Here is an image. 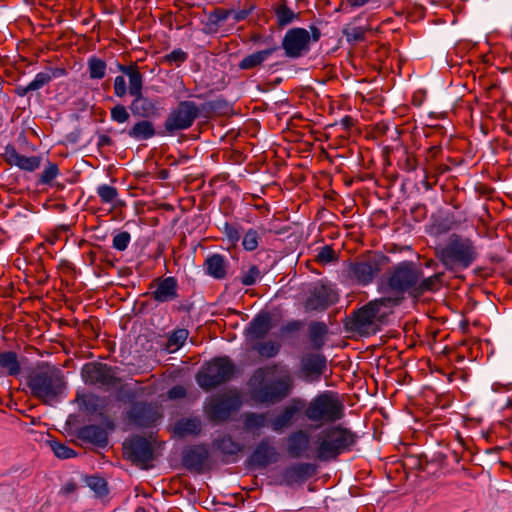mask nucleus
Returning <instances> with one entry per match:
<instances>
[{
  "label": "nucleus",
  "mask_w": 512,
  "mask_h": 512,
  "mask_svg": "<svg viewBox=\"0 0 512 512\" xmlns=\"http://www.w3.org/2000/svg\"><path fill=\"white\" fill-rule=\"evenodd\" d=\"M270 420L268 412H249L244 415V429L248 432H252L253 434H258L257 431L265 428L270 427Z\"/></svg>",
  "instance_id": "nucleus-35"
},
{
  "label": "nucleus",
  "mask_w": 512,
  "mask_h": 512,
  "mask_svg": "<svg viewBox=\"0 0 512 512\" xmlns=\"http://www.w3.org/2000/svg\"><path fill=\"white\" fill-rule=\"evenodd\" d=\"M123 456L132 464L148 470L156 459L153 442L141 435H133L123 442Z\"/></svg>",
  "instance_id": "nucleus-10"
},
{
  "label": "nucleus",
  "mask_w": 512,
  "mask_h": 512,
  "mask_svg": "<svg viewBox=\"0 0 512 512\" xmlns=\"http://www.w3.org/2000/svg\"><path fill=\"white\" fill-rule=\"evenodd\" d=\"M281 46L286 57L298 59L310 51V33L305 28H291L285 33Z\"/></svg>",
  "instance_id": "nucleus-13"
},
{
  "label": "nucleus",
  "mask_w": 512,
  "mask_h": 512,
  "mask_svg": "<svg viewBox=\"0 0 512 512\" xmlns=\"http://www.w3.org/2000/svg\"><path fill=\"white\" fill-rule=\"evenodd\" d=\"M7 161L22 170L33 172L39 168L41 158L38 156H25L16 151L13 146L6 147Z\"/></svg>",
  "instance_id": "nucleus-31"
},
{
  "label": "nucleus",
  "mask_w": 512,
  "mask_h": 512,
  "mask_svg": "<svg viewBox=\"0 0 512 512\" xmlns=\"http://www.w3.org/2000/svg\"><path fill=\"white\" fill-rule=\"evenodd\" d=\"M113 144H114V141L110 136L105 135V134H101L98 136V141H97L98 149H102L105 146H112Z\"/></svg>",
  "instance_id": "nucleus-62"
},
{
  "label": "nucleus",
  "mask_w": 512,
  "mask_h": 512,
  "mask_svg": "<svg viewBox=\"0 0 512 512\" xmlns=\"http://www.w3.org/2000/svg\"><path fill=\"white\" fill-rule=\"evenodd\" d=\"M106 62L97 57H91L88 60V71L91 79L100 80L106 75Z\"/></svg>",
  "instance_id": "nucleus-43"
},
{
  "label": "nucleus",
  "mask_w": 512,
  "mask_h": 512,
  "mask_svg": "<svg viewBox=\"0 0 512 512\" xmlns=\"http://www.w3.org/2000/svg\"><path fill=\"white\" fill-rule=\"evenodd\" d=\"M188 58V54L182 49H174L169 54H166L162 58V62L167 63L169 65L175 64L176 66H180L184 63Z\"/></svg>",
  "instance_id": "nucleus-48"
},
{
  "label": "nucleus",
  "mask_w": 512,
  "mask_h": 512,
  "mask_svg": "<svg viewBox=\"0 0 512 512\" xmlns=\"http://www.w3.org/2000/svg\"><path fill=\"white\" fill-rule=\"evenodd\" d=\"M188 336H189V331L185 328H178V329L172 331L168 335L165 349L169 353L176 352L185 344Z\"/></svg>",
  "instance_id": "nucleus-40"
},
{
  "label": "nucleus",
  "mask_w": 512,
  "mask_h": 512,
  "mask_svg": "<svg viewBox=\"0 0 512 512\" xmlns=\"http://www.w3.org/2000/svg\"><path fill=\"white\" fill-rule=\"evenodd\" d=\"M26 385L30 394L44 405L59 401L66 389L62 370L48 362H41L29 370Z\"/></svg>",
  "instance_id": "nucleus-1"
},
{
  "label": "nucleus",
  "mask_w": 512,
  "mask_h": 512,
  "mask_svg": "<svg viewBox=\"0 0 512 512\" xmlns=\"http://www.w3.org/2000/svg\"><path fill=\"white\" fill-rule=\"evenodd\" d=\"M186 396V389L181 385H175L168 391L170 399H181Z\"/></svg>",
  "instance_id": "nucleus-59"
},
{
  "label": "nucleus",
  "mask_w": 512,
  "mask_h": 512,
  "mask_svg": "<svg viewBox=\"0 0 512 512\" xmlns=\"http://www.w3.org/2000/svg\"><path fill=\"white\" fill-rule=\"evenodd\" d=\"M338 260L336 251L331 245L321 247L315 256V261L318 264L325 265Z\"/></svg>",
  "instance_id": "nucleus-47"
},
{
  "label": "nucleus",
  "mask_w": 512,
  "mask_h": 512,
  "mask_svg": "<svg viewBox=\"0 0 512 512\" xmlns=\"http://www.w3.org/2000/svg\"><path fill=\"white\" fill-rule=\"evenodd\" d=\"M305 417L314 423L334 424L345 416V406L337 393L324 391L306 402Z\"/></svg>",
  "instance_id": "nucleus-6"
},
{
  "label": "nucleus",
  "mask_w": 512,
  "mask_h": 512,
  "mask_svg": "<svg viewBox=\"0 0 512 512\" xmlns=\"http://www.w3.org/2000/svg\"><path fill=\"white\" fill-rule=\"evenodd\" d=\"M49 445L55 456L59 459H69L76 455V452L66 444L52 440Z\"/></svg>",
  "instance_id": "nucleus-45"
},
{
  "label": "nucleus",
  "mask_w": 512,
  "mask_h": 512,
  "mask_svg": "<svg viewBox=\"0 0 512 512\" xmlns=\"http://www.w3.org/2000/svg\"><path fill=\"white\" fill-rule=\"evenodd\" d=\"M475 242L464 235L452 233L435 248V257L451 273L468 269L478 258Z\"/></svg>",
  "instance_id": "nucleus-2"
},
{
  "label": "nucleus",
  "mask_w": 512,
  "mask_h": 512,
  "mask_svg": "<svg viewBox=\"0 0 512 512\" xmlns=\"http://www.w3.org/2000/svg\"><path fill=\"white\" fill-rule=\"evenodd\" d=\"M213 445L221 453L222 461L225 463L236 462L244 450V445L235 441L230 435L219 437Z\"/></svg>",
  "instance_id": "nucleus-26"
},
{
  "label": "nucleus",
  "mask_w": 512,
  "mask_h": 512,
  "mask_svg": "<svg viewBox=\"0 0 512 512\" xmlns=\"http://www.w3.org/2000/svg\"><path fill=\"white\" fill-rule=\"evenodd\" d=\"M132 97L133 100L128 108L133 116L149 119H154L160 116V107L157 99L144 96L143 92Z\"/></svg>",
  "instance_id": "nucleus-20"
},
{
  "label": "nucleus",
  "mask_w": 512,
  "mask_h": 512,
  "mask_svg": "<svg viewBox=\"0 0 512 512\" xmlns=\"http://www.w3.org/2000/svg\"><path fill=\"white\" fill-rule=\"evenodd\" d=\"M161 417L157 405L145 401L133 403L127 412L129 422L137 428H151Z\"/></svg>",
  "instance_id": "nucleus-15"
},
{
  "label": "nucleus",
  "mask_w": 512,
  "mask_h": 512,
  "mask_svg": "<svg viewBox=\"0 0 512 512\" xmlns=\"http://www.w3.org/2000/svg\"><path fill=\"white\" fill-rule=\"evenodd\" d=\"M392 302L391 297L369 301L351 313L345 323L346 330L360 336L375 335L386 322L388 311L383 309H388Z\"/></svg>",
  "instance_id": "nucleus-4"
},
{
  "label": "nucleus",
  "mask_w": 512,
  "mask_h": 512,
  "mask_svg": "<svg viewBox=\"0 0 512 512\" xmlns=\"http://www.w3.org/2000/svg\"><path fill=\"white\" fill-rule=\"evenodd\" d=\"M97 194L102 203H112L118 196L117 189L107 184L100 185L97 188Z\"/></svg>",
  "instance_id": "nucleus-49"
},
{
  "label": "nucleus",
  "mask_w": 512,
  "mask_h": 512,
  "mask_svg": "<svg viewBox=\"0 0 512 512\" xmlns=\"http://www.w3.org/2000/svg\"><path fill=\"white\" fill-rule=\"evenodd\" d=\"M277 50L278 46H272L270 48L249 54L239 62L238 67L241 70H250L259 67L265 60H267L269 56H271Z\"/></svg>",
  "instance_id": "nucleus-36"
},
{
  "label": "nucleus",
  "mask_w": 512,
  "mask_h": 512,
  "mask_svg": "<svg viewBox=\"0 0 512 512\" xmlns=\"http://www.w3.org/2000/svg\"><path fill=\"white\" fill-rule=\"evenodd\" d=\"M281 345L275 341L257 342L252 346V349L256 351L261 357L273 358L280 351Z\"/></svg>",
  "instance_id": "nucleus-42"
},
{
  "label": "nucleus",
  "mask_w": 512,
  "mask_h": 512,
  "mask_svg": "<svg viewBox=\"0 0 512 512\" xmlns=\"http://www.w3.org/2000/svg\"><path fill=\"white\" fill-rule=\"evenodd\" d=\"M317 473V466L309 462H299L285 468L282 479L285 485L292 486L296 483H304Z\"/></svg>",
  "instance_id": "nucleus-22"
},
{
  "label": "nucleus",
  "mask_w": 512,
  "mask_h": 512,
  "mask_svg": "<svg viewBox=\"0 0 512 512\" xmlns=\"http://www.w3.org/2000/svg\"><path fill=\"white\" fill-rule=\"evenodd\" d=\"M118 70L128 77V90L131 96L142 92L144 76L136 63L130 65L118 64Z\"/></svg>",
  "instance_id": "nucleus-33"
},
{
  "label": "nucleus",
  "mask_w": 512,
  "mask_h": 512,
  "mask_svg": "<svg viewBox=\"0 0 512 512\" xmlns=\"http://www.w3.org/2000/svg\"><path fill=\"white\" fill-rule=\"evenodd\" d=\"M110 117L112 121L121 124L129 120L130 113L124 105L117 104L111 108Z\"/></svg>",
  "instance_id": "nucleus-51"
},
{
  "label": "nucleus",
  "mask_w": 512,
  "mask_h": 512,
  "mask_svg": "<svg viewBox=\"0 0 512 512\" xmlns=\"http://www.w3.org/2000/svg\"><path fill=\"white\" fill-rule=\"evenodd\" d=\"M234 373L235 365L228 356L216 357L197 373L196 381L203 390L210 391L230 381Z\"/></svg>",
  "instance_id": "nucleus-9"
},
{
  "label": "nucleus",
  "mask_w": 512,
  "mask_h": 512,
  "mask_svg": "<svg viewBox=\"0 0 512 512\" xmlns=\"http://www.w3.org/2000/svg\"><path fill=\"white\" fill-rule=\"evenodd\" d=\"M59 174V168L56 163L49 162L47 167L39 176V183L42 185L50 184Z\"/></svg>",
  "instance_id": "nucleus-50"
},
{
  "label": "nucleus",
  "mask_w": 512,
  "mask_h": 512,
  "mask_svg": "<svg viewBox=\"0 0 512 512\" xmlns=\"http://www.w3.org/2000/svg\"><path fill=\"white\" fill-rule=\"evenodd\" d=\"M273 328L272 316L268 311H260L245 328V335L251 340L264 339Z\"/></svg>",
  "instance_id": "nucleus-24"
},
{
  "label": "nucleus",
  "mask_w": 512,
  "mask_h": 512,
  "mask_svg": "<svg viewBox=\"0 0 512 512\" xmlns=\"http://www.w3.org/2000/svg\"><path fill=\"white\" fill-rule=\"evenodd\" d=\"M300 328H301V322H299L297 320H293V321L288 322L282 328V332L283 333L295 332V331H298Z\"/></svg>",
  "instance_id": "nucleus-63"
},
{
  "label": "nucleus",
  "mask_w": 512,
  "mask_h": 512,
  "mask_svg": "<svg viewBox=\"0 0 512 512\" xmlns=\"http://www.w3.org/2000/svg\"><path fill=\"white\" fill-rule=\"evenodd\" d=\"M389 258L381 253L368 251L350 261L346 268V277L359 286H368L380 273Z\"/></svg>",
  "instance_id": "nucleus-8"
},
{
  "label": "nucleus",
  "mask_w": 512,
  "mask_h": 512,
  "mask_svg": "<svg viewBox=\"0 0 512 512\" xmlns=\"http://www.w3.org/2000/svg\"><path fill=\"white\" fill-rule=\"evenodd\" d=\"M66 73L64 68L47 67L45 71L36 74L34 80L30 82V88H33L35 91L39 90L49 84L52 79L60 78L66 75Z\"/></svg>",
  "instance_id": "nucleus-37"
},
{
  "label": "nucleus",
  "mask_w": 512,
  "mask_h": 512,
  "mask_svg": "<svg viewBox=\"0 0 512 512\" xmlns=\"http://www.w3.org/2000/svg\"><path fill=\"white\" fill-rule=\"evenodd\" d=\"M420 276H422L421 267L413 261L405 260L393 265L385 272L379 288L392 295L394 303L398 304L406 294L414 298L415 286Z\"/></svg>",
  "instance_id": "nucleus-3"
},
{
  "label": "nucleus",
  "mask_w": 512,
  "mask_h": 512,
  "mask_svg": "<svg viewBox=\"0 0 512 512\" xmlns=\"http://www.w3.org/2000/svg\"><path fill=\"white\" fill-rule=\"evenodd\" d=\"M209 459V450L205 444L192 445L183 451V465L195 472H202Z\"/></svg>",
  "instance_id": "nucleus-23"
},
{
  "label": "nucleus",
  "mask_w": 512,
  "mask_h": 512,
  "mask_svg": "<svg viewBox=\"0 0 512 512\" xmlns=\"http://www.w3.org/2000/svg\"><path fill=\"white\" fill-rule=\"evenodd\" d=\"M254 9H255V6L252 4L244 7L243 9L237 10V11L232 9V14L230 17H232L235 22H240V21L245 20L252 13V11Z\"/></svg>",
  "instance_id": "nucleus-58"
},
{
  "label": "nucleus",
  "mask_w": 512,
  "mask_h": 512,
  "mask_svg": "<svg viewBox=\"0 0 512 512\" xmlns=\"http://www.w3.org/2000/svg\"><path fill=\"white\" fill-rule=\"evenodd\" d=\"M200 115L198 105L189 100L180 101L171 109L164 121V130L168 135L189 129Z\"/></svg>",
  "instance_id": "nucleus-11"
},
{
  "label": "nucleus",
  "mask_w": 512,
  "mask_h": 512,
  "mask_svg": "<svg viewBox=\"0 0 512 512\" xmlns=\"http://www.w3.org/2000/svg\"><path fill=\"white\" fill-rule=\"evenodd\" d=\"M0 368L3 369L7 375L16 376L20 373L21 367L18 361V356L13 351H4L0 353Z\"/></svg>",
  "instance_id": "nucleus-39"
},
{
  "label": "nucleus",
  "mask_w": 512,
  "mask_h": 512,
  "mask_svg": "<svg viewBox=\"0 0 512 512\" xmlns=\"http://www.w3.org/2000/svg\"><path fill=\"white\" fill-rule=\"evenodd\" d=\"M264 369L259 368L254 372L253 380L258 384L252 390V397L261 404L274 405L287 398L293 389V380L290 375L278 377L270 381H264Z\"/></svg>",
  "instance_id": "nucleus-7"
},
{
  "label": "nucleus",
  "mask_w": 512,
  "mask_h": 512,
  "mask_svg": "<svg viewBox=\"0 0 512 512\" xmlns=\"http://www.w3.org/2000/svg\"><path fill=\"white\" fill-rule=\"evenodd\" d=\"M240 407V401L237 397L223 395L214 399L209 407V417L215 422H223L229 419L231 414Z\"/></svg>",
  "instance_id": "nucleus-19"
},
{
  "label": "nucleus",
  "mask_w": 512,
  "mask_h": 512,
  "mask_svg": "<svg viewBox=\"0 0 512 512\" xmlns=\"http://www.w3.org/2000/svg\"><path fill=\"white\" fill-rule=\"evenodd\" d=\"M204 271L216 280H223L228 275L229 262L225 256L214 253L209 255L203 264Z\"/></svg>",
  "instance_id": "nucleus-28"
},
{
  "label": "nucleus",
  "mask_w": 512,
  "mask_h": 512,
  "mask_svg": "<svg viewBox=\"0 0 512 512\" xmlns=\"http://www.w3.org/2000/svg\"><path fill=\"white\" fill-rule=\"evenodd\" d=\"M117 367H112L102 362H88L81 370V375L86 384L101 388H114L121 379L117 376Z\"/></svg>",
  "instance_id": "nucleus-12"
},
{
  "label": "nucleus",
  "mask_w": 512,
  "mask_h": 512,
  "mask_svg": "<svg viewBox=\"0 0 512 512\" xmlns=\"http://www.w3.org/2000/svg\"><path fill=\"white\" fill-rule=\"evenodd\" d=\"M202 431V422L199 417L179 419L174 426V432L181 438L198 436Z\"/></svg>",
  "instance_id": "nucleus-34"
},
{
  "label": "nucleus",
  "mask_w": 512,
  "mask_h": 512,
  "mask_svg": "<svg viewBox=\"0 0 512 512\" xmlns=\"http://www.w3.org/2000/svg\"><path fill=\"white\" fill-rule=\"evenodd\" d=\"M337 300V293L331 287L318 285L314 287L310 296L306 299L305 308L307 310L322 311L334 304Z\"/></svg>",
  "instance_id": "nucleus-21"
},
{
  "label": "nucleus",
  "mask_w": 512,
  "mask_h": 512,
  "mask_svg": "<svg viewBox=\"0 0 512 512\" xmlns=\"http://www.w3.org/2000/svg\"><path fill=\"white\" fill-rule=\"evenodd\" d=\"M260 275L259 268L256 265H252L247 271L242 273L240 281L244 286H252L257 282Z\"/></svg>",
  "instance_id": "nucleus-52"
},
{
  "label": "nucleus",
  "mask_w": 512,
  "mask_h": 512,
  "mask_svg": "<svg viewBox=\"0 0 512 512\" xmlns=\"http://www.w3.org/2000/svg\"><path fill=\"white\" fill-rule=\"evenodd\" d=\"M417 167H418L417 159L412 155H408L404 162V170L407 172H411V171H415L417 169Z\"/></svg>",
  "instance_id": "nucleus-60"
},
{
  "label": "nucleus",
  "mask_w": 512,
  "mask_h": 512,
  "mask_svg": "<svg viewBox=\"0 0 512 512\" xmlns=\"http://www.w3.org/2000/svg\"><path fill=\"white\" fill-rule=\"evenodd\" d=\"M223 105H226V101L224 100H215V101H209L202 105L203 109H210V110H216L222 108Z\"/></svg>",
  "instance_id": "nucleus-64"
},
{
  "label": "nucleus",
  "mask_w": 512,
  "mask_h": 512,
  "mask_svg": "<svg viewBox=\"0 0 512 512\" xmlns=\"http://www.w3.org/2000/svg\"><path fill=\"white\" fill-rule=\"evenodd\" d=\"M309 435L305 430L298 429L287 437V453L291 458H301L309 448Z\"/></svg>",
  "instance_id": "nucleus-27"
},
{
  "label": "nucleus",
  "mask_w": 512,
  "mask_h": 512,
  "mask_svg": "<svg viewBox=\"0 0 512 512\" xmlns=\"http://www.w3.org/2000/svg\"><path fill=\"white\" fill-rule=\"evenodd\" d=\"M76 401L79 407L87 415H98L103 426L110 431L115 430L116 425L109 415H107V405L109 399L107 397H100L95 394L77 396Z\"/></svg>",
  "instance_id": "nucleus-14"
},
{
  "label": "nucleus",
  "mask_w": 512,
  "mask_h": 512,
  "mask_svg": "<svg viewBox=\"0 0 512 512\" xmlns=\"http://www.w3.org/2000/svg\"><path fill=\"white\" fill-rule=\"evenodd\" d=\"M127 93H129V90L124 76H117L114 79V94L119 98H123Z\"/></svg>",
  "instance_id": "nucleus-57"
},
{
  "label": "nucleus",
  "mask_w": 512,
  "mask_h": 512,
  "mask_svg": "<svg viewBox=\"0 0 512 512\" xmlns=\"http://www.w3.org/2000/svg\"><path fill=\"white\" fill-rule=\"evenodd\" d=\"M306 400L300 397L292 398L281 412L271 418L270 428L274 432H282L291 427L303 413L305 415Z\"/></svg>",
  "instance_id": "nucleus-16"
},
{
  "label": "nucleus",
  "mask_w": 512,
  "mask_h": 512,
  "mask_svg": "<svg viewBox=\"0 0 512 512\" xmlns=\"http://www.w3.org/2000/svg\"><path fill=\"white\" fill-rule=\"evenodd\" d=\"M358 441V435L341 424H331L322 429L316 441V457L322 462L337 460L338 457L353 449Z\"/></svg>",
  "instance_id": "nucleus-5"
},
{
  "label": "nucleus",
  "mask_w": 512,
  "mask_h": 512,
  "mask_svg": "<svg viewBox=\"0 0 512 512\" xmlns=\"http://www.w3.org/2000/svg\"><path fill=\"white\" fill-rule=\"evenodd\" d=\"M444 276V272H437L429 277L420 276L415 286L414 298H419L428 292L435 293L440 290L443 286Z\"/></svg>",
  "instance_id": "nucleus-32"
},
{
  "label": "nucleus",
  "mask_w": 512,
  "mask_h": 512,
  "mask_svg": "<svg viewBox=\"0 0 512 512\" xmlns=\"http://www.w3.org/2000/svg\"><path fill=\"white\" fill-rule=\"evenodd\" d=\"M87 486L95 492L96 497L102 498L108 494L107 482L99 476H88L86 478Z\"/></svg>",
  "instance_id": "nucleus-44"
},
{
  "label": "nucleus",
  "mask_w": 512,
  "mask_h": 512,
  "mask_svg": "<svg viewBox=\"0 0 512 512\" xmlns=\"http://www.w3.org/2000/svg\"><path fill=\"white\" fill-rule=\"evenodd\" d=\"M309 339L314 349L319 350L325 344V336L328 333V327L324 322H312L308 328Z\"/></svg>",
  "instance_id": "nucleus-38"
},
{
  "label": "nucleus",
  "mask_w": 512,
  "mask_h": 512,
  "mask_svg": "<svg viewBox=\"0 0 512 512\" xmlns=\"http://www.w3.org/2000/svg\"><path fill=\"white\" fill-rule=\"evenodd\" d=\"M131 241V235L128 231H121L113 237L112 246L118 251L127 249Z\"/></svg>",
  "instance_id": "nucleus-53"
},
{
  "label": "nucleus",
  "mask_w": 512,
  "mask_h": 512,
  "mask_svg": "<svg viewBox=\"0 0 512 512\" xmlns=\"http://www.w3.org/2000/svg\"><path fill=\"white\" fill-rule=\"evenodd\" d=\"M261 237L257 230L250 228L248 229L242 239L243 249L246 251H254L258 248Z\"/></svg>",
  "instance_id": "nucleus-46"
},
{
  "label": "nucleus",
  "mask_w": 512,
  "mask_h": 512,
  "mask_svg": "<svg viewBox=\"0 0 512 512\" xmlns=\"http://www.w3.org/2000/svg\"><path fill=\"white\" fill-rule=\"evenodd\" d=\"M370 0H342L340 3V7L342 8L344 4L349 6L352 9L360 8L366 5Z\"/></svg>",
  "instance_id": "nucleus-61"
},
{
  "label": "nucleus",
  "mask_w": 512,
  "mask_h": 512,
  "mask_svg": "<svg viewBox=\"0 0 512 512\" xmlns=\"http://www.w3.org/2000/svg\"><path fill=\"white\" fill-rule=\"evenodd\" d=\"M441 152L442 147L440 145L430 146L425 152V165L423 167V170L428 172L433 167V161Z\"/></svg>",
  "instance_id": "nucleus-54"
},
{
  "label": "nucleus",
  "mask_w": 512,
  "mask_h": 512,
  "mask_svg": "<svg viewBox=\"0 0 512 512\" xmlns=\"http://www.w3.org/2000/svg\"><path fill=\"white\" fill-rule=\"evenodd\" d=\"M232 14V9L216 8L210 15L211 22L218 24L225 22Z\"/></svg>",
  "instance_id": "nucleus-56"
},
{
  "label": "nucleus",
  "mask_w": 512,
  "mask_h": 512,
  "mask_svg": "<svg viewBox=\"0 0 512 512\" xmlns=\"http://www.w3.org/2000/svg\"><path fill=\"white\" fill-rule=\"evenodd\" d=\"M274 12L277 18V25L280 28L291 24L295 19L298 18V14L287 6L286 0H282L281 3L274 9Z\"/></svg>",
  "instance_id": "nucleus-41"
},
{
  "label": "nucleus",
  "mask_w": 512,
  "mask_h": 512,
  "mask_svg": "<svg viewBox=\"0 0 512 512\" xmlns=\"http://www.w3.org/2000/svg\"><path fill=\"white\" fill-rule=\"evenodd\" d=\"M149 289H154L149 293V295L158 303L171 302L177 299L179 296L178 281L173 276L159 277L154 279L150 283Z\"/></svg>",
  "instance_id": "nucleus-18"
},
{
  "label": "nucleus",
  "mask_w": 512,
  "mask_h": 512,
  "mask_svg": "<svg viewBox=\"0 0 512 512\" xmlns=\"http://www.w3.org/2000/svg\"><path fill=\"white\" fill-rule=\"evenodd\" d=\"M327 368V360L321 354H307L301 359V370L306 377L319 379Z\"/></svg>",
  "instance_id": "nucleus-30"
},
{
  "label": "nucleus",
  "mask_w": 512,
  "mask_h": 512,
  "mask_svg": "<svg viewBox=\"0 0 512 512\" xmlns=\"http://www.w3.org/2000/svg\"><path fill=\"white\" fill-rule=\"evenodd\" d=\"M122 133L135 141H147L159 134L149 118H141L129 129L122 130Z\"/></svg>",
  "instance_id": "nucleus-29"
},
{
  "label": "nucleus",
  "mask_w": 512,
  "mask_h": 512,
  "mask_svg": "<svg viewBox=\"0 0 512 512\" xmlns=\"http://www.w3.org/2000/svg\"><path fill=\"white\" fill-rule=\"evenodd\" d=\"M223 232L227 239L233 244H236L241 238V231L239 227L234 224L225 222L223 226Z\"/></svg>",
  "instance_id": "nucleus-55"
},
{
  "label": "nucleus",
  "mask_w": 512,
  "mask_h": 512,
  "mask_svg": "<svg viewBox=\"0 0 512 512\" xmlns=\"http://www.w3.org/2000/svg\"><path fill=\"white\" fill-rule=\"evenodd\" d=\"M278 460L279 453L273 445L271 438L264 437L248 457L247 463L252 468L264 469Z\"/></svg>",
  "instance_id": "nucleus-17"
},
{
  "label": "nucleus",
  "mask_w": 512,
  "mask_h": 512,
  "mask_svg": "<svg viewBox=\"0 0 512 512\" xmlns=\"http://www.w3.org/2000/svg\"><path fill=\"white\" fill-rule=\"evenodd\" d=\"M107 428L104 426L90 424L79 427L76 430V437L85 443L92 444L99 448H104L108 445L109 438Z\"/></svg>",
  "instance_id": "nucleus-25"
}]
</instances>
